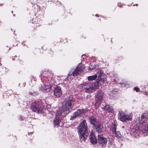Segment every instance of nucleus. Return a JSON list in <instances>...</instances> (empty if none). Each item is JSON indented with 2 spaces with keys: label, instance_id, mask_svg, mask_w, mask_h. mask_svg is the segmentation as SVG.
Returning <instances> with one entry per match:
<instances>
[{
  "label": "nucleus",
  "instance_id": "obj_1",
  "mask_svg": "<svg viewBox=\"0 0 148 148\" xmlns=\"http://www.w3.org/2000/svg\"><path fill=\"white\" fill-rule=\"evenodd\" d=\"M75 102V99L72 95L66 97L63 102L60 109L56 113L55 119L54 120V127L62 125L63 123L61 121L62 116L67 114L72 111Z\"/></svg>",
  "mask_w": 148,
  "mask_h": 148
},
{
  "label": "nucleus",
  "instance_id": "obj_2",
  "mask_svg": "<svg viewBox=\"0 0 148 148\" xmlns=\"http://www.w3.org/2000/svg\"><path fill=\"white\" fill-rule=\"evenodd\" d=\"M80 140L82 142H84L88 135V127L85 120L80 123L77 127Z\"/></svg>",
  "mask_w": 148,
  "mask_h": 148
},
{
  "label": "nucleus",
  "instance_id": "obj_3",
  "mask_svg": "<svg viewBox=\"0 0 148 148\" xmlns=\"http://www.w3.org/2000/svg\"><path fill=\"white\" fill-rule=\"evenodd\" d=\"M100 84V83L97 80L94 83H91L90 82H88L84 84L82 88L83 90L88 93H90L94 92L98 87Z\"/></svg>",
  "mask_w": 148,
  "mask_h": 148
},
{
  "label": "nucleus",
  "instance_id": "obj_4",
  "mask_svg": "<svg viewBox=\"0 0 148 148\" xmlns=\"http://www.w3.org/2000/svg\"><path fill=\"white\" fill-rule=\"evenodd\" d=\"M31 108L33 111L37 113H42L43 112L42 109V106L40 100L32 103Z\"/></svg>",
  "mask_w": 148,
  "mask_h": 148
},
{
  "label": "nucleus",
  "instance_id": "obj_5",
  "mask_svg": "<svg viewBox=\"0 0 148 148\" xmlns=\"http://www.w3.org/2000/svg\"><path fill=\"white\" fill-rule=\"evenodd\" d=\"M50 81H49V79L48 80L49 82L48 83L49 85H45L44 84L41 85L39 87L40 90L45 92L49 91L51 90V87L54 84V81L53 79L50 78Z\"/></svg>",
  "mask_w": 148,
  "mask_h": 148
},
{
  "label": "nucleus",
  "instance_id": "obj_6",
  "mask_svg": "<svg viewBox=\"0 0 148 148\" xmlns=\"http://www.w3.org/2000/svg\"><path fill=\"white\" fill-rule=\"evenodd\" d=\"M118 118L119 120L124 122L126 121H130L132 119V116L131 114L126 115L122 111H119L118 114Z\"/></svg>",
  "mask_w": 148,
  "mask_h": 148
},
{
  "label": "nucleus",
  "instance_id": "obj_7",
  "mask_svg": "<svg viewBox=\"0 0 148 148\" xmlns=\"http://www.w3.org/2000/svg\"><path fill=\"white\" fill-rule=\"evenodd\" d=\"M95 94V101L97 103H100L103 97V93L101 90H98Z\"/></svg>",
  "mask_w": 148,
  "mask_h": 148
},
{
  "label": "nucleus",
  "instance_id": "obj_8",
  "mask_svg": "<svg viewBox=\"0 0 148 148\" xmlns=\"http://www.w3.org/2000/svg\"><path fill=\"white\" fill-rule=\"evenodd\" d=\"M97 136L99 144H101L103 147H105L107 143V138L104 137L102 134H98Z\"/></svg>",
  "mask_w": 148,
  "mask_h": 148
},
{
  "label": "nucleus",
  "instance_id": "obj_9",
  "mask_svg": "<svg viewBox=\"0 0 148 148\" xmlns=\"http://www.w3.org/2000/svg\"><path fill=\"white\" fill-rule=\"evenodd\" d=\"M98 73H99V76L97 77L98 78L97 80H98L100 83V85L103 84L106 81V78L105 74L103 73L102 70H99Z\"/></svg>",
  "mask_w": 148,
  "mask_h": 148
},
{
  "label": "nucleus",
  "instance_id": "obj_10",
  "mask_svg": "<svg viewBox=\"0 0 148 148\" xmlns=\"http://www.w3.org/2000/svg\"><path fill=\"white\" fill-rule=\"evenodd\" d=\"M94 127L95 128L96 132L99 134L102 133L105 131V129L103 125L100 123Z\"/></svg>",
  "mask_w": 148,
  "mask_h": 148
},
{
  "label": "nucleus",
  "instance_id": "obj_11",
  "mask_svg": "<svg viewBox=\"0 0 148 148\" xmlns=\"http://www.w3.org/2000/svg\"><path fill=\"white\" fill-rule=\"evenodd\" d=\"M53 95L56 97H60L62 94V91L61 88L59 86H56L53 90Z\"/></svg>",
  "mask_w": 148,
  "mask_h": 148
},
{
  "label": "nucleus",
  "instance_id": "obj_12",
  "mask_svg": "<svg viewBox=\"0 0 148 148\" xmlns=\"http://www.w3.org/2000/svg\"><path fill=\"white\" fill-rule=\"evenodd\" d=\"M88 120L90 123L92 124L93 127H94L96 126L100 123V122L93 116L89 117H88Z\"/></svg>",
  "mask_w": 148,
  "mask_h": 148
},
{
  "label": "nucleus",
  "instance_id": "obj_13",
  "mask_svg": "<svg viewBox=\"0 0 148 148\" xmlns=\"http://www.w3.org/2000/svg\"><path fill=\"white\" fill-rule=\"evenodd\" d=\"M140 133V129L138 127H134L130 131V134L132 136L136 137L138 136Z\"/></svg>",
  "mask_w": 148,
  "mask_h": 148
},
{
  "label": "nucleus",
  "instance_id": "obj_14",
  "mask_svg": "<svg viewBox=\"0 0 148 148\" xmlns=\"http://www.w3.org/2000/svg\"><path fill=\"white\" fill-rule=\"evenodd\" d=\"M111 128L112 130V134L114 135H115V136L117 138L120 137L121 136V135L119 132L116 131V125L114 124L111 126Z\"/></svg>",
  "mask_w": 148,
  "mask_h": 148
},
{
  "label": "nucleus",
  "instance_id": "obj_15",
  "mask_svg": "<svg viewBox=\"0 0 148 148\" xmlns=\"http://www.w3.org/2000/svg\"><path fill=\"white\" fill-rule=\"evenodd\" d=\"M148 119V112L143 114L141 117V120L140 122L143 123L145 122Z\"/></svg>",
  "mask_w": 148,
  "mask_h": 148
},
{
  "label": "nucleus",
  "instance_id": "obj_16",
  "mask_svg": "<svg viewBox=\"0 0 148 148\" xmlns=\"http://www.w3.org/2000/svg\"><path fill=\"white\" fill-rule=\"evenodd\" d=\"M90 139L91 142L93 145H94L97 143V139L96 138V137L95 135L94 134L91 133L90 134Z\"/></svg>",
  "mask_w": 148,
  "mask_h": 148
},
{
  "label": "nucleus",
  "instance_id": "obj_17",
  "mask_svg": "<svg viewBox=\"0 0 148 148\" xmlns=\"http://www.w3.org/2000/svg\"><path fill=\"white\" fill-rule=\"evenodd\" d=\"M99 73H98V72L96 74L94 75L89 76L88 77V81H91L93 80H94L97 77L99 76Z\"/></svg>",
  "mask_w": 148,
  "mask_h": 148
},
{
  "label": "nucleus",
  "instance_id": "obj_18",
  "mask_svg": "<svg viewBox=\"0 0 148 148\" xmlns=\"http://www.w3.org/2000/svg\"><path fill=\"white\" fill-rule=\"evenodd\" d=\"M80 115H81L80 113V111L78 110L77 111L75 112L73 114V116H71L70 119L71 120H73L76 118L77 116H79Z\"/></svg>",
  "mask_w": 148,
  "mask_h": 148
},
{
  "label": "nucleus",
  "instance_id": "obj_19",
  "mask_svg": "<svg viewBox=\"0 0 148 148\" xmlns=\"http://www.w3.org/2000/svg\"><path fill=\"white\" fill-rule=\"evenodd\" d=\"M78 67H77L72 72L71 75H72L74 76H75L80 73H81L80 72V70H79L78 69Z\"/></svg>",
  "mask_w": 148,
  "mask_h": 148
},
{
  "label": "nucleus",
  "instance_id": "obj_20",
  "mask_svg": "<svg viewBox=\"0 0 148 148\" xmlns=\"http://www.w3.org/2000/svg\"><path fill=\"white\" fill-rule=\"evenodd\" d=\"M103 108L104 110L109 112H112L113 111L112 107H110L109 105H106L104 106Z\"/></svg>",
  "mask_w": 148,
  "mask_h": 148
},
{
  "label": "nucleus",
  "instance_id": "obj_21",
  "mask_svg": "<svg viewBox=\"0 0 148 148\" xmlns=\"http://www.w3.org/2000/svg\"><path fill=\"white\" fill-rule=\"evenodd\" d=\"M143 132L145 134V135L148 134V125L145 126V129L143 130Z\"/></svg>",
  "mask_w": 148,
  "mask_h": 148
},
{
  "label": "nucleus",
  "instance_id": "obj_22",
  "mask_svg": "<svg viewBox=\"0 0 148 148\" xmlns=\"http://www.w3.org/2000/svg\"><path fill=\"white\" fill-rule=\"evenodd\" d=\"M6 69L5 68H2L0 66V74H3L5 73Z\"/></svg>",
  "mask_w": 148,
  "mask_h": 148
},
{
  "label": "nucleus",
  "instance_id": "obj_23",
  "mask_svg": "<svg viewBox=\"0 0 148 148\" xmlns=\"http://www.w3.org/2000/svg\"><path fill=\"white\" fill-rule=\"evenodd\" d=\"M81 64H79V66H77V67H78V69L79 70H80V72H81L83 70V69H84V66L83 65H81Z\"/></svg>",
  "mask_w": 148,
  "mask_h": 148
},
{
  "label": "nucleus",
  "instance_id": "obj_24",
  "mask_svg": "<svg viewBox=\"0 0 148 148\" xmlns=\"http://www.w3.org/2000/svg\"><path fill=\"white\" fill-rule=\"evenodd\" d=\"M29 94L35 96L37 95L38 94V93L37 92L33 91H30L29 92Z\"/></svg>",
  "mask_w": 148,
  "mask_h": 148
},
{
  "label": "nucleus",
  "instance_id": "obj_25",
  "mask_svg": "<svg viewBox=\"0 0 148 148\" xmlns=\"http://www.w3.org/2000/svg\"><path fill=\"white\" fill-rule=\"evenodd\" d=\"M79 111H80V113L81 114H82L83 113H84L86 112L88 110L87 109H82L81 110H79Z\"/></svg>",
  "mask_w": 148,
  "mask_h": 148
},
{
  "label": "nucleus",
  "instance_id": "obj_26",
  "mask_svg": "<svg viewBox=\"0 0 148 148\" xmlns=\"http://www.w3.org/2000/svg\"><path fill=\"white\" fill-rule=\"evenodd\" d=\"M134 90H136L137 92L139 90V89L136 87H135L134 88Z\"/></svg>",
  "mask_w": 148,
  "mask_h": 148
},
{
  "label": "nucleus",
  "instance_id": "obj_27",
  "mask_svg": "<svg viewBox=\"0 0 148 148\" xmlns=\"http://www.w3.org/2000/svg\"><path fill=\"white\" fill-rule=\"evenodd\" d=\"M91 67L90 66L89 67V70H92L94 69H95V68L94 67H92V66H91Z\"/></svg>",
  "mask_w": 148,
  "mask_h": 148
},
{
  "label": "nucleus",
  "instance_id": "obj_28",
  "mask_svg": "<svg viewBox=\"0 0 148 148\" xmlns=\"http://www.w3.org/2000/svg\"><path fill=\"white\" fill-rule=\"evenodd\" d=\"M145 93V95H147V94H148V92H145V93Z\"/></svg>",
  "mask_w": 148,
  "mask_h": 148
},
{
  "label": "nucleus",
  "instance_id": "obj_29",
  "mask_svg": "<svg viewBox=\"0 0 148 148\" xmlns=\"http://www.w3.org/2000/svg\"><path fill=\"white\" fill-rule=\"evenodd\" d=\"M19 61L20 62V63H21V62H22V63L23 62V61H21V60H20V61Z\"/></svg>",
  "mask_w": 148,
  "mask_h": 148
},
{
  "label": "nucleus",
  "instance_id": "obj_30",
  "mask_svg": "<svg viewBox=\"0 0 148 148\" xmlns=\"http://www.w3.org/2000/svg\"><path fill=\"white\" fill-rule=\"evenodd\" d=\"M122 128L123 129L124 128H125V127L124 126H122Z\"/></svg>",
  "mask_w": 148,
  "mask_h": 148
},
{
  "label": "nucleus",
  "instance_id": "obj_31",
  "mask_svg": "<svg viewBox=\"0 0 148 148\" xmlns=\"http://www.w3.org/2000/svg\"><path fill=\"white\" fill-rule=\"evenodd\" d=\"M12 60H13V61H14V60H15V59H14V58H13L12 59Z\"/></svg>",
  "mask_w": 148,
  "mask_h": 148
},
{
  "label": "nucleus",
  "instance_id": "obj_32",
  "mask_svg": "<svg viewBox=\"0 0 148 148\" xmlns=\"http://www.w3.org/2000/svg\"><path fill=\"white\" fill-rule=\"evenodd\" d=\"M95 16H98V15L97 14H96V15H95Z\"/></svg>",
  "mask_w": 148,
  "mask_h": 148
},
{
  "label": "nucleus",
  "instance_id": "obj_33",
  "mask_svg": "<svg viewBox=\"0 0 148 148\" xmlns=\"http://www.w3.org/2000/svg\"><path fill=\"white\" fill-rule=\"evenodd\" d=\"M1 87V85L0 84V88Z\"/></svg>",
  "mask_w": 148,
  "mask_h": 148
},
{
  "label": "nucleus",
  "instance_id": "obj_34",
  "mask_svg": "<svg viewBox=\"0 0 148 148\" xmlns=\"http://www.w3.org/2000/svg\"><path fill=\"white\" fill-rule=\"evenodd\" d=\"M30 134H31V133L32 134V132H30ZM30 134V133H28V134Z\"/></svg>",
  "mask_w": 148,
  "mask_h": 148
},
{
  "label": "nucleus",
  "instance_id": "obj_35",
  "mask_svg": "<svg viewBox=\"0 0 148 148\" xmlns=\"http://www.w3.org/2000/svg\"><path fill=\"white\" fill-rule=\"evenodd\" d=\"M114 92V91H112V93H113V92Z\"/></svg>",
  "mask_w": 148,
  "mask_h": 148
},
{
  "label": "nucleus",
  "instance_id": "obj_36",
  "mask_svg": "<svg viewBox=\"0 0 148 148\" xmlns=\"http://www.w3.org/2000/svg\"><path fill=\"white\" fill-rule=\"evenodd\" d=\"M14 57H17V56H15Z\"/></svg>",
  "mask_w": 148,
  "mask_h": 148
},
{
  "label": "nucleus",
  "instance_id": "obj_37",
  "mask_svg": "<svg viewBox=\"0 0 148 148\" xmlns=\"http://www.w3.org/2000/svg\"><path fill=\"white\" fill-rule=\"evenodd\" d=\"M120 84H121V85H122L123 84H122L121 83H120Z\"/></svg>",
  "mask_w": 148,
  "mask_h": 148
},
{
  "label": "nucleus",
  "instance_id": "obj_38",
  "mask_svg": "<svg viewBox=\"0 0 148 148\" xmlns=\"http://www.w3.org/2000/svg\"><path fill=\"white\" fill-rule=\"evenodd\" d=\"M13 15H14V16H15V14H14Z\"/></svg>",
  "mask_w": 148,
  "mask_h": 148
},
{
  "label": "nucleus",
  "instance_id": "obj_39",
  "mask_svg": "<svg viewBox=\"0 0 148 148\" xmlns=\"http://www.w3.org/2000/svg\"><path fill=\"white\" fill-rule=\"evenodd\" d=\"M148 96V94H147V95Z\"/></svg>",
  "mask_w": 148,
  "mask_h": 148
}]
</instances>
